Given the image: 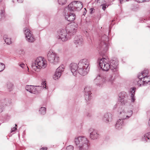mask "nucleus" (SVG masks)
Wrapping results in <instances>:
<instances>
[{"mask_svg":"<svg viewBox=\"0 0 150 150\" xmlns=\"http://www.w3.org/2000/svg\"><path fill=\"white\" fill-rule=\"evenodd\" d=\"M98 62L99 67L102 70L107 71L110 69L113 72L109 74H99L94 79V83L99 87H102L104 84H112L116 78L115 76L118 74L117 61L111 60L110 64L108 59L102 58L99 59Z\"/></svg>","mask_w":150,"mask_h":150,"instance_id":"obj_1","label":"nucleus"},{"mask_svg":"<svg viewBox=\"0 0 150 150\" xmlns=\"http://www.w3.org/2000/svg\"><path fill=\"white\" fill-rule=\"evenodd\" d=\"M89 62L86 59L80 61L78 64V74L84 76L87 74L89 70Z\"/></svg>","mask_w":150,"mask_h":150,"instance_id":"obj_2","label":"nucleus"},{"mask_svg":"<svg viewBox=\"0 0 150 150\" xmlns=\"http://www.w3.org/2000/svg\"><path fill=\"white\" fill-rule=\"evenodd\" d=\"M74 142L76 145H78L80 150H88L89 145V141L84 137L80 136L75 137Z\"/></svg>","mask_w":150,"mask_h":150,"instance_id":"obj_3","label":"nucleus"},{"mask_svg":"<svg viewBox=\"0 0 150 150\" xmlns=\"http://www.w3.org/2000/svg\"><path fill=\"white\" fill-rule=\"evenodd\" d=\"M117 112L119 117L123 120L129 118L132 115V111L130 110L128 111L127 109L124 106H120L117 110Z\"/></svg>","mask_w":150,"mask_h":150,"instance_id":"obj_4","label":"nucleus"},{"mask_svg":"<svg viewBox=\"0 0 150 150\" xmlns=\"http://www.w3.org/2000/svg\"><path fill=\"white\" fill-rule=\"evenodd\" d=\"M108 41V38L106 35H104L102 37L98 47L99 51L102 52L101 54L104 53L108 50L109 47Z\"/></svg>","mask_w":150,"mask_h":150,"instance_id":"obj_5","label":"nucleus"},{"mask_svg":"<svg viewBox=\"0 0 150 150\" xmlns=\"http://www.w3.org/2000/svg\"><path fill=\"white\" fill-rule=\"evenodd\" d=\"M47 59L50 63L54 65L58 64L60 61L59 55L52 50H50L48 52Z\"/></svg>","mask_w":150,"mask_h":150,"instance_id":"obj_6","label":"nucleus"},{"mask_svg":"<svg viewBox=\"0 0 150 150\" xmlns=\"http://www.w3.org/2000/svg\"><path fill=\"white\" fill-rule=\"evenodd\" d=\"M46 61L42 57H38L32 64V67L35 68L36 67L38 69L45 68L47 66Z\"/></svg>","mask_w":150,"mask_h":150,"instance_id":"obj_7","label":"nucleus"},{"mask_svg":"<svg viewBox=\"0 0 150 150\" xmlns=\"http://www.w3.org/2000/svg\"><path fill=\"white\" fill-rule=\"evenodd\" d=\"M83 7V5L81 2L79 1H73L68 6L65 8V11L67 10L69 11H74L76 10L79 11Z\"/></svg>","mask_w":150,"mask_h":150,"instance_id":"obj_8","label":"nucleus"},{"mask_svg":"<svg viewBox=\"0 0 150 150\" xmlns=\"http://www.w3.org/2000/svg\"><path fill=\"white\" fill-rule=\"evenodd\" d=\"M23 32L25 39L28 42L32 43L35 41V39L34 35L29 29L27 28H24Z\"/></svg>","mask_w":150,"mask_h":150,"instance_id":"obj_9","label":"nucleus"},{"mask_svg":"<svg viewBox=\"0 0 150 150\" xmlns=\"http://www.w3.org/2000/svg\"><path fill=\"white\" fill-rule=\"evenodd\" d=\"M77 24L73 23L70 25H69L66 28L65 30L67 32L68 35L69 36L74 35L76 31L77 28Z\"/></svg>","mask_w":150,"mask_h":150,"instance_id":"obj_10","label":"nucleus"},{"mask_svg":"<svg viewBox=\"0 0 150 150\" xmlns=\"http://www.w3.org/2000/svg\"><path fill=\"white\" fill-rule=\"evenodd\" d=\"M57 38L62 41H66L70 39V37L68 35L66 30L65 29H63L59 33Z\"/></svg>","mask_w":150,"mask_h":150,"instance_id":"obj_11","label":"nucleus"},{"mask_svg":"<svg viewBox=\"0 0 150 150\" xmlns=\"http://www.w3.org/2000/svg\"><path fill=\"white\" fill-rule=\"evenodd\" d=\"M148 72V71L145 70L142 71L141 73L139 74L138 76V78L139 79H143L144 84L145 85L147 83H150V76L147 75Z\"/></svg>","mask_w":150,"mask_h":150,"instance_id":"obj_12","label":"nucleus"},{"mask_svg":"<svg viewBox=\"0 0 150 150\" xmlns=\"http://www.w3.org/2000/svg\"><path fill=\"white\" fill-rule=\"evenodd\" d=\"M64 11L65 12V19L69 21H72L74 20L76 18V15L74 13H70L69 10H67V11Z\"/></svg>","mask_w":150,"mask_h":150,"instance_id":"obj_13","label":"nucleus"},{"mask_svg":"<svg viewBox=\"0 0 150 150\" xmlns=\"http://www.w3.org/2000/svg\"><path fill=\"white\" fill-rule=\"evenodd\" d=\"M70 69L73 75L76 76L78 74V65L75 63H71L69 66Z\"/></svg>","mask_w":150,"mask_h":150,"instance_id":"obj_14","label":"nucleus"},{"mask_svg":"<svg viewBox=\"0 0 150 150\" xmlns=\"http://www.w3.org/2000/svg\"><path fill=\"white\" fill-rule=\"evenodd\" d=\"M89 132L90 133V137L91 139L94 140L98 138V134L96 130L90 128L89 129Z\"/></svg>","mask_w":150,"mask_h":150,"instance_id":"obj_15","label":"nucleus"},{"mask_svg":"<svg viewBox=\"0 0 150 150\" xmlns=\"http://www.w3.org/2000/svg\"><path fill=\"white\" fill-rule=\"evenodd\" d=\"M85 99L88 101L91 99V88L88 86H86L84 89V92Z\"/></svg>","mask_w":150,"mask_h":150,"instance_id":"obj_16","label":"nucleus"},{"mask_svg":"<svg viewBox=\"0 0 150 150\" xmlns=\"http://www.w3.org/2000/svg\"><path fill=\"white\" fill-rule=\"evenodd\" d=\"M126 96V93L124 92H122L119 94L118 100L119 104L122 105H125L127 103V101L125 100Z\"/></svg>","mask_w":150,"mask_h":150,"instance_id":"obj_17","label":"nucleus"},{"mask_svg":"<svg viewBox=\"0 0 150 150\" xmlns=\"http://www.w3.org/2000/svg\"><path fill=\"white\" fill-rule=\"evenodd\" d=\"M74 42L76 47L81 45L83 43L82 36L81 35L76 36L74 38Z\"/></svg>","mask_w":150,"mask_h":150,"instance_id":"obj_18","label":"nucleus"},{"mask_svg":"<svg viewBox=\"0 0 150 150\" xmlns=\"http://www.w3.org/2000/svg\"><path fill=\"white\" fill-rule=\"evenodd\" d=\"M112 119V115L111 114L106 113L104 115L103 120L106 123L111 122Z\"/></svg>","mask_w":150,"mask_h":150,"instance_id":"obj_19","label":"nucleus"},{"mask_svg":"<svg viewBox=\"0 0 150 150\" xmlns=\"http://www.w3.org/2000/svg\"><path fill=\"white\" fill-rule=\"evenodd\" d=\"M25 88L26 90L31 93H35L36 92V89L34 86L26 85Z\"/></svg>","mask_w":150,"mask_h":150,"instance_id":"obj_20","label":"nucleus"},{"mask_svg":"<svg viewBox=\"0 0 150 150\" xmlns=\"http://www.w3.org/2000/svg\"><path fill=\"white\" fill-rule=\"evenodd\" d=\"M123 120V119H119L117 121L115 125V127L117 129H120L122 128V126L124 125Z\"/></svg>","mask_w":150,"mask_h":150,"instance_id":"obj_21","label":"nucleus"},{"mask_svg":"<svg viewBox=\"0 0 150 150\" xmlns=\"http://www.w3.org/2000/svg\"><path fill=\"white\" fill-rule=\"evenodd\" d=\"M135 88L133 87L132 88H131L129 91L130 93L131 94V101L134 102L135 100L134 95L135 93Z\"/></svg>","mask_w":150,"mask_h":150,"instance_id":"obj_22","label":"nucleus"},{"mask_svg":"<svg viewBox=\"0 0 150 150\" xmlns=\"http://www.w3.org/2000/svg\"><path fill=\"white\" fill-rule=\"evenodd\" d=\"M150 139V132L145 134L142 138V140L144 142L147 141V139Z\"/></svg>","mask_w":150,"mask_h":150,"instance_id":"obj_23","label":"nucleus"},{"mask_svg":"<svg viewBox=\"0 0 150 150\" xmlns=\"http://www.w3.org/2000/svg\"><path fill=\"white\" fill-rule=\"evenodd\" d=\"M61 74L60 73H59L58 71H57L56 70L54 75L53 76V78L55 80L58 79L59 78L61 75Z\"/></svg>","mask_w":150,"mask_h":150,"instance_id":"obj_24","label":"nucleus"},{"mask_svg":"<svg viewBox=\"0 0 150 150\" xmlns=\"http://www.w3.org/2000/svg\"><path fill=\"white\" fill-rule=\"evenodd\" d=\"M4 40L5 42L8 45H9L12 43V41L11 39L7 37L6 35H4Z\"/></svg>","mask_w":150,"mask_h":150,"instance_id":"obj_25","label":"nucleus"},{"mask_svg":"<svg viewBox=\"0 0 150 150\" xmlns=\"http://www.w3.org/2000/svg\"><path fill=\"white\" fill-rule=\"evenodd\" d=\"M64 66L63 65H60L56 69L57 71H58L59 73H60L62 74V73L64 71Z\"/></svg>","mask_w":150,"mask_h":150,"instance_id":"obj_26","label":"nucleus"},{"mask_svg":"<svg viewBox=\"0 0 150 150\" xmlns=\"http://www.w3.org/2000/svg\"><path fill=\"white\" fill-rule=\"evenodd\" d=\"M138 78V80L137 81V85L139 86H141L143 85H145L144 84V82L143 81V80H142V79H139Z\"/></svg>","mask_w":150,"mask_h":150,"instance_id":"obj_27","label":"nucleus"},{"mask_svg":"<svg viewBox=\"0 0 150 150\" xmlns=\"http://www.w3.org/2000/svg\"><path fill=\"white\" fill-rule=\"evenodd\" d=\"M39 113L40 114L44 115L46 112V108L44 107H42L39 110Z\"/></svg>","mask_w":150,"mask_h":150,"instance_id":"obj_28","label":"nucleus"},{"mask_svg":"<svg viewBox=\"0 0 150 150\" xmlns=\"http://www.w3.org/2000/svg\"><path fill=\"white\" fill-rule=\"evenodd\" d=\"M105 0H98L97 5L98 6H102L105 4Z\"/></svg>","mask_w":150,"mask_h":150,"instance_id":"obj_29","label":"nucleus"},{"mask_svg":"<svg viewBox=\"0 0 150 150\" xmlns=\"http://www.w3.org/2000/svg\"><path fill=\"white\" fill-rule=\"evenodd\" d=\"M4 17V11L3 10H0V21Z\"/></svg>","mask_w":150,"mask_h":150,"instance_id":"obj_30","label":"nucleus"},{"mask_svg":"<svg viewBox=\"0 0 150 150\" xmlns=\"http://www.w3.org/2000/svg\"><path fill=\"white\" fill-rule=\"evenodd\" d=\"M67 0H58V1L59 4L63 5L66 3Z\"/></svg>","mask_w":150,"mask_h":150,"instance_id":"obj_31","label":"nucleus"},{"mask_svg":"<svg viewBox=\"0 0 150 150\" xmlns=\"http://www.w3.org/2000/svg\"><path fill=\"white\" fill-rule=\"evenodd\" d=\"M13 85L11 83H8L7 84V88L9 89V91H11L12 90Z\"/></svg>","mask_w":150,"mask_h":150,"instance_id":"obj_32","label":"nucleus"},{"mask_svg":"<svg viewBox=\"0 0 150 150\" xmlns=\"http://www.w3.org/2000/svg\"><path fill=\"white\" fill-rule=\"evenodd\" d=\"M5 68V65L2 63H0V72L3 70Z\"/></svg>","mask_w":150,"mask_h":150,"instance_id":"obj_33","label":"nucleus"},{"mask_svg":"<svg viewBox=\"0 0 150 150\" xmlns=\"http://www.w3.org/2000/svg\"><path fill=\"white\" fill-rule=\"evenodd\" d=\"M18 65L23 69H24L25 67H27L28 68V67L26 66L25 65V64L24 63H20L18 64Z\"/></svg>","mask_w":150,"mask_h":150,"instance_id":"obj_34","label":"nucleus"},{"mask_svg":"<svg viewBox=\"0 0 150 150\" xmlns=\"http://www.w3.org/2000/svg\"><path fill=\"white\" fill-rule=\"evenodd\" d=\"M74 147L72 146H69L67 147V150H73Z\"/></svg>","mask_w":150,"mask_h":150,"instance_id":"obj_35","label":"nucleus"},{"mask_svg":"<svg viewBox=\"0 0 150 150\" xmlns=\"http://www.w3.org/2000/svg\"><path fill=\"white\" fill-rule=\"evenodd\" d=\"M135 1L138 3H142L144 2H147L149 1V0H135Z\"/></svg>","mask_w":150,"mask_h":150,"instance_id":"obj_36","label":"nucleus"},{"mask_svg":"<svg viewBox=\"0 0 150 150\" xmlns=\"http://www.w3.org/2000/svg\"><path fill=\"white\" fill-rule=\"evenodd\" d=\"M102 9L104 10L105 11L106 8L108 7V5L107 6L106 4L105 3V4H104V5H102Z\"/></svg>","mask_w":150,"mask_h":150,"instance_id":"obj_37","label":"nucleus"},{"mask_svg":"<svg viewBox=\"0 0 150 150\" xmlns=\"http://www.w3.org/2000/svg\"><path fill=\"white\" fill-rule=\"evenodd\" d=\"M46 83H45V81H43L42 83V85L43 86V87L44 88H47L46 86Z\"/></svg>","mask_w":150,"mask_h":150,"instance_id":"obj_38","label":"nucleus"},{"mask_svg":"<svg viewBox=\"0 0 150 150\" xmlns=\"http://www.w3.org/2000/svg\"><path fill=\"white\" fill-rule=\"evenodd\" d=\"M118 106H119V103H118V104H116L113 107V109H116V108H117Z\"/></svg>","mask_w":150,"mask_h":150,"instance_id":"obj_39","label":"nucleus"},{"mask_svg":"<svg viewBox=\"0 0 150 150\" xmlns=\"http://www.w3.org/2000/svg\"><path fill=\"white\" fill-rule=\"evenodd\" d=\"M16 129V128L15 127H13V129H11V132H13L15 131V130Z\"/></svg>","mask_w":150,"mask_h":150,"instance_id":"obj_40","label":"nucleus"},{"mask_svg":"<svg viewBox=\"0 0 150 150\" xmlns=\"http://www.w3.org/2000/svg\"><path fill=\"white\" fill-rule=\"evenodd\" d=\"M47 147H42L41 149V150H47Z\"/></svg>","mask_w":150,"mask_h":150,"instance_id":"obj_41","label":"nucleus"},{"mask_svg":"<svg viewBox=\"0 0 150 150\" xmlns=\"http://www.w3.org/2000/svg\"><path fill=\"white\" fill-rule=\"evenodd\" d=\"M86 115L88 117H90L91 116V115L90 113H88Z\"/></svg>","mask_w":150,"mask_h":150,"instance_id":"obj_42","label":"nucleus"},{"mask_svg":"<svg viewBox=\"0 0 150 150\" xmlns=\"http://www.w3.org/2000/svg\"><path fill=\"white\" fill-rule=\"evenodd\" d=\"M17 1L19 3H22L23 1V0H17Z\"/></svg>","mask_w":150,"mask_h":150,"instance_id":"obj_43","label":"nucleus"},{"mask_svg":"<svg viewBox=\"0 0 150 150\" xmlns=\"http://www.w3.org/2000/svg\"><path fill=\"white\" fill-rule=\"evenodd\" d=\"M84 9H85V11H84V12L83 13V15H84L85 14H86V12L87 11H86V8H84Z\"/></svg>","mask_w":150,"mask_h":150,"instance_id":"obj_44","label":"nucleus"},{"mask_svg":"<svg viewBox=\"0 0 150 150\" xmlns=\"http://www.w3.org/2000/svg\"><path fill=\"white\" fill-rule=\"evenodd\" d=\"M2 1V0H0V2L1 1Z\"/></svg>","mask_w":150,"mask_h":150,"instance_id":"obj_45","label":"nucleus"},{"mask_svg":"<svg viewBox=\"0 0 150 150\" xmlns=\"http://www.w3.org/2000/svg\"><path fill=\"white\" fill-rule=\"evenodd\" d=\"M1 112H2V110H1Z\"/></svg>","mask_w":150,"mask_h":150,"instance_id":"obj_46","label":"nucleus"}]
</instances>
